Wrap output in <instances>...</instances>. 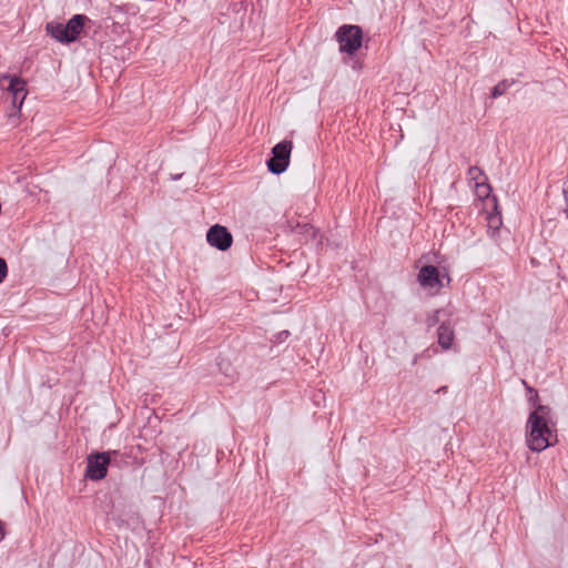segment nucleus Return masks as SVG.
Masks as SVG:
<instances>
[{
  "mask_svg": "<svg viewBox=\"0 0 568 568\" xmlns=\"http://www.w3.org/2000/svg\"><path fill=\"white\" fill-rule=\"evenodd\" d=\"M10 79V82H9V87H8V91L12 94V95H16V98H18L19 95H21V99L19 101V108L22 106L23 104V101H24V98H26V82L18 78V77H9Z\"/></svg>",
  "mask_w": 568,
  "mask_h": 568,
  "instance_id": "obj_10",
  "label": "nucleus"
},
{
  "mask_svg": "<svg viewBox=\"0 0 568 568\" xmlns=\"http://www.w3.org/2000/svg\"><path fill=\"white\" fill-rule=\"evenodd\" d=\"M468 176L469 180L474 182L477 192H480V189H485L486 193L490 192V186L486 183V176L478 166H470L468 170Z\"/></svg>",
  "mask_w": 568,
  "mask_h": 568,
  "instance_id": "obj_9",
  "label": "nucleus"
},
{
  "mask_svg": "<svg viewBox=\"0 0 568 568\" xmlns=\"http://www.w3.org/2000/svg\"><path fill=\"white\" fill-rule=\"evenodd\" d=\"M209 244L220 251H225L231 247L233 237L232 234L222 225H213L206 233Z\"/></svg>",
  "mask_w": 568,
  "mask_h": 568,
  "instance_id": "obj_7",
  "label": "nucleus"
},
{
  "mask_svg": "<svg viewBox=\"0 0 568 568\" xmlns=\"http://www.w3.org/2000/svg\"><path fill=\"white\" fill-rule=\"evenodd\" d=\"M513 84V81L509 82L507 80H503L500 82H498L494 88H493V91H491V97L494 99L503 95L509 88L510 85Z\"/></svg>",
  "mask_w": 568,
  "mask_h": 568,
  "instance_id": "obj_11",
  "label": "nucleus"
},
{
  "mask_svg": "<svg viewBox=\"0 0 568 568\" xmlns=\"http://www.w3.org/2000/svg\"><path fill=\"white\" fill-rule=\"evenodd\" d=\"M8 274V266L3 258L0 257V283L6 278Z\"/></svg>",
  "mask_w": 568,
  "mask_h": 568,
  "instance_id": "obj_12",
  "label": "nucleus"
},
{
  "mask_svg": "<svg viewBox=\"0 0 568 568\" xmlns=\"http://www.w3.org/2000/svg\"><path fill=\"white\" fill-rule=\"evenodd\" d=\"M480 197H487L489 193L485 192V189H480V192H477Z\"/></svg>",
  "mask_w": 568,
  "mask_h": 568,
  "instance_id": "obj_15",
  "label": "nucleus"
},
{
  "mask_svg": "<svg viewBox=\"0 0 568 568\" xmlns=\"http://www.w3.org/2000/svg\"><path fill=\"white\" fill-rule=\"evenodd\" d=\"M438 344L443 349H449L454 342V328L448 323H443L439 325L438 331Z\"/></svg>",
  "mask_w": 568,
  "mask_h": 568,
  "instance_id": "obj_8",
  "label": "nucleus"
},
{
  "mask_svg": "<svg viewBox=\"0 0 568 568\" xmlns=\"http://www.w3.org/2000/svg\"><path fill=\"white\" fill-rule=\"evenodd\" d=\"M4 527L3 523L0 520V541L4 538Z\"/></svg>",
  "mask_w": 568,
  "mask_h": 568,
  "instance_id": "obj_14",
  "label": "nucleus"
},
{
  "mask_svg": "<svg viewBox=\"0 0 568 568\" xmlns=\"http://www.w3.org/2000/svg\"><path fill=\"white\" fill-rule=\"evenodd\" d=\"M20 99H21V95H19L18 98H16V95H12V105L16 110H20V108L18 106Z\"/></svg>",
  "mask_w": 568,
  "mask_h": 568,
  "instance_id": "obj_13",
  "label": "nucleus"
},
{
  "mask_svg": "<svg viewBox=\"0 0 568 568\" xmlns=\"http://www.w3.org/2000/svg\"><path fill=\"white\" fill-rule=\"evenodd\" d=\"M110 456L106 453H97L88 456L85 476L91 480H100L105 477Z\"/></svg>",
  "mask_w": 568,
  "mask_h": 568,
  "instance_id": "obj_5",
  "label": "nucleus"
},
{
  "mask_svg": "<svg viewBox=\"0 0 568 568\" xmlns=\"http://www.w3.org/2000/svg\"><path fill=\"white\" fill-rule=\"evenodd\" d=\"M527 389L529 393L534 394L530 400L534 403L535 408L529 414L527 420L526 442L530 450L540 453L556 442V428L551 419V408L547 405H537V392L529 386H527Z\"/></svg>",
  "mask_w": 568,
  "mask_h": 568,
  "instance_id": "obj_1",
  "label": "nucleus"
},
{
  "mask_svg": "<svg viewBox=\"0 0 568 568\" xmlns=\"http://www.w3.org/2000/svg\"><path fill=\"white\" fill-rule=\"evenodd\" d=\"M336 39L339 43V50L353 54L362 45L363 33L358 26L344 24L338 28Z\"/></svg>",
  "mask_w": 568,
  "mask_h": 568,
  "instance_id": "obj_3",
  "label": "nucleus"
},
{
  "mask_svg": "<svg viewBox=\"0 0 568 568\" xmlns=\"http://www.w3.org/2000/svg\"><path fill=\"white\" fill-rule=\"evenodd\" d=\"M87 17L83 14L73 16L67 24L49 22L45 26L47 32L57 41L70 43L78 39L81 33Z\"/></svg>",
  "mask_w": 568,
  "mask_h": 568,
  "instance_id": "obj_2",
  "label": "nucleus"
},
{
  "mask_svg": "<svg viewBox=\"0 0 568 568\" xmlns=\"http://www.w3.org/2000/svg\"><path fill=\"white\" fill-rule=\"evenodd\" d=\"M448 390V387L447 386H442L440 388H438L437 393H443V394H446Z\"/></svg>",
  "mask_w": 568,
  "mask_h": 568,
  "instance_id": "obj_16",
  "label": "nucleus"
},
{
  "mask_svg": "<svg viewBox=\"0 0 568 568\" xmlns=\"http://www.w3.org/2000/svg\"><path fill=\"white\" fill-rule=\"evenodd\" d=\"M292 152V142L282 141L277 143L273 149V156L267 161V168L270 172L274 174L283 173L290 164V155Z\"/></svg>",
  "mask_w": 568,
  "mask_h": 568,
  "instance_id": "obj_4",
  "label": "nucleus"
},
{
  "mask_svg": "<svg viewBox=\"0 0 568 568\" xmlns=\"http://www.w3.org/2000/svg\"><path fill=\"white\" fill-rule=\"evenodd\" d=\"M419 285L432 293H437L443 287L437 267L433 265L423 266L417 275Z\"/></svg>",
  "mask_w": 568,
  "mask_h": 568,
  "instance_id": "obj_6",
  "label": "nucleus"
}]
</instances>
